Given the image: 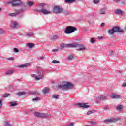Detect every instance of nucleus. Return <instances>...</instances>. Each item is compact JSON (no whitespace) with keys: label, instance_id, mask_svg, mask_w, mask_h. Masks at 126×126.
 <instances>
[{"label":"nucleus","instance_id":"nucleus-1","mask_svg":"<svg viewBox=\"0 0 126 126\" xmlns=\"http://www.w3.org/2000/svg\"><path fill=\"white\" fill-rule=\"evenodd\" d=\"M39 6H40V8L41 9L38 10L37 12H41V13H43V14H44L45 15H48V14H51V13H52V11L45 9V7L46 6V4L44 3H40L39 4Z\"/></svg>","mask_w":126,"mask_h":126},{"label":"nucleus","instance_id":"nucleus-2","mask_svg":"<svg viewBox=\"0 0 126 126\" xmlns=\"http://www.w3.org/2000/svg\"><path fill=\"white\" fill-rule=\"evenodd\" d=\"M73 87V85L70 82L64 83V84L58 85V88L62 90H69Z\"/></svg>","mask_w":126,"mask_h":126},{"label":"nucleus","instance_id":"nucleus-3","mask_svg":"<svg viewBox=\"0 0 126 126\" xmlns=\"http://www.w3.org/2000/svg\"><path fill=\"white\" fill-rule=\"evenodd\" d=\"M76 31H77V28L72 26H68L66 27L64 33H65V34H71V33H73Z\"/></svg>","mask_w":126,"mask_h":126},{"label":"nucleus","instance_id":"nucleus-4","mask_svg":"<svg viewBox=\"0 0 126 126\" xmlns=\"http://www.w3.org/2000/svg\"><path fill=\"white\" fill-rule=\"evenodd\" d=\"M72 48H79L77 49V51H81L86 50V47L84 45L78 44L77 43H73Z\"/></svg>","mask_w":126,"mask_h":126},{"label":"nucleus","instance_id":"nucleus-5","mask_svg":"<svg viewBox=\"0 0 126 126\" xmlns=\"http://www.w3.org/2000/svg\"><path fill=\"white\" fill-rule=\"evenodd\" d=\"M53 12L56 14H61L63 12V9L59 6H55L53 8Z\"/></svg>","mask_w":126,"mask_h":126},{"label":"nucleus","instance_id":"nucleus-6","mask_svg":"<svg viewBox=\"0 0 126 126\" xmlns=\"http://www.w3.org/2000/svg\"><path fill=\"white\" fill-rule=\"evenodd\" d=\"M10 3H11L13 6H22L23 5H24V3H22L21 1L18 0L12 1L10 2Z\"/></svg>","mask_w":126,"mask_h":126},{"label":"nucleus","instance_id":"nucleus-7","mask_svg":"<svg viewBox=\"0 0 126 126\" xmlns=\"http://www.w3.org/2000/svg\"><path fill=\"white\" fill-rule=\"evenodd\" d=\"M38 75L35 77V80H40L44 78V71L42 70L38 71Z\"/></svg>","mask_w":126,"mask_h":126},{"label":"nucleus","instance_id":"nucleus-8","mask_svg":"<svg viewBox=\"0 0 126 126\" xmlns=\"http://www.w3.org/2000/svg\"><path fill=\"white\" fill-rule=\"evenodd\" d=\"M120 120H121V118H120L112 117L111 118L104 120V122L105 123H115V122H117V121H120Z\"/></svg>","mask_w":126,"mask_h":126},{"label":"nucleus","instance_id":"nucleus-9","mask_svg":"<svg viewBox=\"0 0 126 126\" xmlns=\"http://www.w3.org/2000/svg\"><path fill=\"white\" fill-rule=\"evenodd\" d=\"M34 115L37 118H47V115H46V114L39 112H34Z\"/></svg>","mask_w":126,"mask_h":126},{"label":"nucleus","instance_id":"nucleus-10","mask_svg":"<svg viewBox=\"0 0 126 126\" xmlns=\"http://www.w3.org/2000/svg\"><path fill=\"white\" fill-rule=\"evenodd\" d=\"M23 11H24V10L23 9L17 10L15 13H11L9 14V16H16L17 14H19V12H23Z\"/></svg>","mask_w":126,"mask_h":126},{"label":"nucleus","instance_id":"nucleus-11","mask_svg":"<svg viewBox=\"0 0 126 126\" xmlns=\"http://www.w3.org/2000/svg\"><path fill=\"white\" fill-rule=\"evenodd\" d=\"M112 28L115 32H117L118 33H124V31L121 29V28H120L119 27L115 26Z\"/></svg>","mask_w":126,"mask_h":126},{"label":"nucleus","instance_id":"nucleus-12","mask_svg":"<svg viewBox=\"0 0 126 126\" xmlns=\"http://www.w3.org/2000/svg\"><path fill=\"white\" fill-rule=\"evenodd\" d=\"M73 43L70 44H63L61 45V47L62 49H63V48H72Z\"/></svg>","mask_w":126,"mask_h":126},{"label":"nucleus","instance_id":"nucleus-13","mask_svg":"<svg viewBox=\"0 0 126 126\" xmlns=\"http://www.w3.org/2000/svg\"><path fill=\"white\" fill-rule=\"evenodd\" d=\"M11 28H17L18 27V23L15 21H12L10 23Z\"/></svg>","mask_w":126,"mask_h":126},{"label":"nucleus","instance_id":"nucleus-14","mask_svg":"<svg viewBox=\"0 0 126 126\" xmlns=\"http://www.w3.org/2000/svg\"><path fill=\"white\" fill-rule=\"evenodd\" d=\"M77 106H79L80 108H84V109L89 108V105H87L85 103H78L77 104Z\"/></svg>","mask_w":126,"mask_h":126},{"label":"nucleus","instance_id":"nucleus-15","mask_svg":"<svg viewBox=\"0 0 126 126\" xmlns=\"http://www.w3.org/2000/svg\"><path fill=\"white\" fill-rule=\"evenodd\" d=\"M115 13L116 14H119V15H125V12L121 9H117L115 11Z\"/></svg>","mask_w":126,"mask_h":126},{"label":"nucleus","instance_id":"nucleus-16","mask_svg":"<svg viewBox=\"0 0 126 126\" xmlns=\"http://www.w3.org/2000/svg\"><path fill=\"white\" fill-rule=\"evenodd\" d=\"M30 64H31V63H27L25 64L18 65V67H19V68H24V67H27V66H29Z\"/></svg>","mask_w":126,"mask_h":126},{"label":"nucleus","instance_id":"nucleus-17","mask_svg":"<svg viewBox=\"0 0 126 126\" xmlns=\"http://www.w3.org/2000/svg\"><path fill=\"white\" fill-rule=\"evenodd\" d=\"M111 98H112V99H120L121 98V95L113 94L111 95Z\"/></svg>","mask_w":126,"mask_h":126},{"label":"nucleus","instance_id":"nucleus-18","mask_svg":"<svg viewBox=\"0 0 126 126\" xmlns=\"http://www.w3.org/2000/svg\"><path fill=\"white\" fill-rule=\"evenodd\" d=\"M26 46L29 49H32V48H34V47H35V45L33 43H29L26 44Z\"/></svg>","mask_w":126,"mask_h":126},{"label":"nucleus","instance_id":"nucleus-19","mask_svg":"<svg viewBox=\"0 0 126 126\" xmlns=\"http://www.w3.org/2000/svg\"><path fill=\"white\" fill-rule=\"evenodd\" d=\"M100 14H106V9L105 8H101L99 10Z\"/></svg>","mask_w":126,"mask_h":126},{"label":"nucleus","instance_id":"nucleus-20","mask_svg":"<svg viewBox=\"0 0 126 126\" xmlns=\"http://www.w3.org/2000/svg\"><path fill=\"white\" fill-rule=\"evenodd\" d=\"M108 33L109 35H114V34H115V31L112 28V29H110L108 31Z\"/></svg>","mask_w":126,"mask_h":126},{"label":"nucleus","instance_id":"nucleus-21","mask_svg":"<svg viewBox=\"0 0 126 126\" xmlns=\"http://www.w3.org/2000/svg\"><path fill=\"white\" fill-rule=\"evenodd\" d=\"M14 71L13 70H9L5 72V74L6 75H10V74H13L14 73Z\"/></svg>","mask_w":126,"mask_h":126},{"label":"nucleus","instance_id":"nucleus-22","mask_svg":"<svg viewBox=\"0 0 126 126\" xmlns=\"http://www.w3.org/2000/svg\"><path fill=\"white\" fill-rule=\"evenodd\" d=\"M76 0H65V2L66 3H73V2H75Z\"/></svg>","mask_w":126,"mask_h":126},{"label":"nucleus","instance_id":"nucleus-23","mask_svg":"<svg viewBox=\"0 0 126 126\" xmlns=\"http://www.w3.org/2000/svg\"><path fill=\"white\" fill-rule=\"evenodd\" d=\"M42 92H43V93H44V94H47V93H48V92H49V88H44L42 90Z\"/></svg>","mask_w":126,"mask_h":126},{"label":"nucleus","instance_id":"nucleus-24","mask_svg":"<svg viewBox=\"0 0 126 126\" xmlns=\"http://www.w3.org/2000/svg\"><path fill=\"white\" fill-rule=\"evenodd\" d=\"M26 36L28 38H31V37H33L34 36V33L33 32H29L27 34Z\"/></svg>","mask_w":126,"mask_h":126},{"label":"nucleus","instance_id":"nucleus-25","mask_svg":"<svg viewBox=\"0 0 126 126\" xmlns=\"http://www.w3.org/2000/svg\"><path fill=\"white\" fill-rule=\"evenodd\" d=\"M26 92H20L17 93L18 96H23V95H25Z\"/></svg>","mask_w":126,"mask_h":126},{"label":"nucleus","instance_id":"nucleus-26","mask_svg":"<svg viewBox=\"0 0 126 126\" xmlns=\"http://www.w3.org/2000/svg\"><path fill=\"white\" fill-rule=\"evenodd\" d=\"M10 107H14L15 106H17V103H16L14 102H10Z\"/></svg>","mask_w":126,"mask_h":126},{"label":"nucleus","instance_id":"nucleus-27","mask_svg":"<svg viewBox=\"0 0 126 126\" xmlns=\"http://www.w3.org/2000/svg\"><path fill=\"white\" fill-rule=\"evenodd\" d=\"M31 94H32V95H40V93H39V92L38 91H36V92H32Z\"/></svg>","mask_w":126,"mask_h":126},{"label":"nucleus","instance_id":"nucleus-28","mask_svg":"<svg viewBox=\"0 0 126 126\" xmlns=\"http://www.w3.org/2000/svg\"><path fill=\"white\" fill-rule=\"evenodd\" d=\"M4 33H5V30L3 29H0V35L4 34Z\"/></svg>","mask_w":126,"mask_h":126},{"label":"nucleus","instance_id":"nucleus-29","mask_svg":"<svg viewBox=\"0 0 126 126\" xmlns=\"http://www.w3.org/2000/svg\"><path fill=\"white\" fill-rule=\"evenodd\" d=\"M98 98L99 100H105V99H106V96L100 95L98 96Z\"/></svg>","mask_w":126,"mask_h":126},{"label":"nucleus","instance_id":"nucleus-30","mask_svg":"<svg viewBox=\"0 0 126 126\" xmlns=\"http://www.w3.org/2000/svg\"><path fill=\"white\" fill-rule=\"evenodd\" d=\"M116 109L118 111H120V110H122V109H123V105H120L117 106L116 107Z\"/></svg>","mask_w":126,"mask_h":126},{"label":"nucleus","instance_id":"nucleus-31","mask_svg":"<svg viewBox=\"0 0 126 126\" xmlns=\"http://www.w3.org/2000/svg\"><path fill=\"white\" fill-rule=\"evenodd\" d=\"M34 5V2H32V1H30L28 3V5H29V6H33V5Z\"/></svg>","mask_w":126,"mask_h":126},{"label":"nucleus","instance_id":"nucleus-32","mask_svg":"<svg viewBox=\"0 0 126 126\" xmlns=\"http://www.w3.org/2000/svg\"><path fill=\"white\" fill-rule=\"evenodd\" d=\"M39 100H41L40 97H35L32 99L33 102L39 101Z\"/></svg>","mask_w":126,"mask_h":126},{"label":"nucleus","instance_id":"nucleus-33","mask_svg":"<svg viewBox=\"0 0 126 126\" xmlns=\"http://www.w3.org/2000/svg\"><path fill=\"white\" fill-rule=\"evenodd\" d=\"M99 0H93V2L94 4H98V3H99Z\"/></svg>","mask_w":126,"mask_h":126},{"label":"nucleus","instance_id":"nucleus-34","mask_svg":"<svg viewBox=\"0 0 126 126\" xmlns=\"http://www.w3.org/2000/svg\"><path fill=\"white\" fill-rule=\"evenodd\" d=\"M63 14H64L65 15H69V14H70V13H69V12H68V11H63Z\"/></svg>","mask_w":126,"mask_h":126},{"label":"nucleus","instance_id":"nucleus-35","mask_svg":"<svg viewBox=\"0 0 126 126\" xmlns=\"http://www.w3.org/2000/svg\"><path fill=\"white\" fill-rule=\"evenodd\" d=\"M10 94H5L3 95V98H6L7 97H8V96H10Z\"/></svg>","mask_w":126,"mask_h":126},{"label":"nucleus","instance_id":"nucleus-36","mask_svg":"<svg viewBox=\"0 0 126 126\" xmlns=\"http://www.w3.org/2000/svg\"><path fill=\"white\" fill-rule=\"evenodd\" d=\"M13 51L15 53H19V50L17 49V48H14L13 49Z\"/></svg>","mask_w":126,"mask_h":126},{"label":"nucleus","instance_id":"nucleus-37","mask_svg":"<svg viewBox=\"0 0 126 126\" xmlns=\"http://www.w3.org/2000/svg\"><path fill=\"white\" fill-rule=\"evenodd\" d=\"M58 97H59V95H56V94H53L52 95L53 99H58Z\"/></svg>","mask_w":126,"mask_h":126},{"label":"nucleus","instance_id":"nucleus-38","mask_svg":"<svg viewBox=\"0 0 126 126\" xmlns=\"http://www.w3.org/2000/svg\"><path fill=\"white\" fill-rule=\"evenodd\" d=\"M21 12H19V14H18L17 15H19V17L22 18V17H23L24 15H23V14L20 13Z\"/></svg>","mask_w":126,"mask_h":126},{"label":"nucleus","instance_id":"nucleus-39","mask_svg":"<svg viewBox=\"0 0 126 126\" xmlns=\"http://www.w3.org/2000/svg\"><path fill=\"white\" fill-rule=\"evenodd\" d=\"M52 63H60V62L57 60H53L52 61Z\"/></svg>","mask_w":126,"mask_h":126},{"label":"nucleus","instance_id":"nucleus-40","mask_svg":"<svg viewBox=\"0 0 126 126\" xmlns=\"http://www.w3.org/2000/svg\"><path fill=\"white\" fill-rule=\"evenodd\" d=\"M74 57H73V56L72 55H70L68 57L67 60H72Z\"/></svg>","mask_w":126,"mask_h":126},{"label":"nucleus","instance_id":"nucleus-41","mask_svg":"<svg viewBox=\"0 0 126 126\" xmlns=\"http://www.w3.org/2000/svg\"><path fill=\"white\" fill-rule=\"evenodd\" d=\"M109 108H110V107H109V106H105V107H103V110L104 111H108V110H109Z\"/></svg>","mask_w":126,"mask_h":126},{"label":"nucleus","instance_id":"nucleus-42","mask_svg":"<svg viewBox=\"0 0 126 126\" xmlns=\"http://www.w3.org/2000/svg\"><path fill=\"white\" fill-rule=\"evenodd\" d=\"M2 107V100L0 99V109H1Z\"/></svg>","mask_w":126,"mask_h":126},{"label":"nucleus","instance_id":"nucleus-43","mask_svg":"<svg viewBox=\"0 0 126 126\" xmlns=\"http://www.w3.org/2000/svg\"><path fill=\"white\" fill-rule=\"evenodd\" d=\"M91 114H93V111H89L87 112V115H91Z\"/></svg>","mask_w":126,"mask_h":126},{"label":"nucleus","instance_id":"nucleus-44","mask_svg":"<svg viewBox=\"0 0 126 126\" xmlns=\"http://www.w3.org/2000/svg\"><path fill=\"white\" fill-rule=\"evenodd\" d=\"M113 1H114L115 3H119L120 1H121V0H112Z\"/></svg>","mask_w":126,"mask_h":126},{"label":"nucleus","instance_id":"nucleus-45","mask_svg":"<svg viewBox=\"0 0 126 126\" xmlns=\"http://www.w3.org/2000/svg\"><path fill=\"white\" fill-rule=\"evenodd\" d=\"M5 126H11L10 124H9V122H7L4 124Z\"/></svg>","mask_w":126,"mask_h":126},{"label":"nucleus","instance_id":"nucleus-46","mask_svg":"<svg viewBox=\"0 0 126 126\" xmlns=\"http://www.w3.org/2000/svg\"><path fill=\"white\" fill-rule=\"evenodd\" d=\"M91 43H92V44H94V43H95V39H94V38H91Z\"/></svg>","mask_w":126,"mask_h":126},{"label":"nucleus","instance_id":"nucleus-47","mask_svg":"<svg viewBox=\"0 0 126 126\" xmlns=\"http://www.w3.org/2000/svg\"><path fill=\"white\" fill-rule=\"evenodd\" d=\"M57 38H58V36H57V35H54L52 36V39H53V40H56L57 39Z\"/></svg>","mask_w":126,"mask_h":126},{"label":"nucleus","instance_id":"nucleus-48","mask_svg":"<svg viewBox=\"0 0 126 126\" xmlns=\"http://www.w3.org/2000/svg\"><path fill=\"white\" fill-rule=\"evenodd\" d=\"M114 51H110L109 52V56H113V55H114Z\"/></svg>","mask_w":126,"mask_h":126},{"label":"nucleus","instance_id":"nucleus-49","mask_svg":"<svg viewBox=\"0 0 126 126\" xmlns=\"http://www.w3.org/2000/svg\"><path fill=\"white\" fill-rule=\"evenodd\" d=\"M122 4H123L124 5H126V0L122 1Z\"/></svg>","mask_w":126,"mask_h":126},{"label":"nucleus","instance_id":"nucleus-50","mask_svg":"<svg viewBox=\"0 0 126 126\" xmlns=\"http://www.w3.org/2000/svg\"><path fill=\"white\" fill-rule=\"evenodd\" d=\"M99 40H102V39H104V36H99L98 37Z\"/></svg>","mask_w":126,"mask_h":126},{"label":"nucleus","instance_id":"nucleus-51","mask_svg":"<svg viewBox=\"0 0 126 126\" xmlns=\"http://www.w3.org/2000/svg\"><path fill=\"white\" fill-rule=\"evenodd\" d=\"M39 60H43V59H45V57L41 56V57H39Z\"/></svg>","mask_w":126,"mask_h":126},{"label":"nucleus","instance_id":"nucleus-52","mask_svg":"<svg viewBox=\"0 0 126 126\" xmlns=\"http://www.w3.org/2000/svg\"><path fill=\"white\" fill-rule=\"evenodd\" d=\"M122 86H123V87H126V83H124L122 84Z\"/></svg>","mask_w":126,"mask_h":126},{"label":"nucleus","instance_id":"nucleus-53","mask_svg":"<svg viewBox=\"0 0 126 126\" xmlns=\"http://www.w3.org/2000/svg\"><path fill=\"white\" fill-rule=\"evenodd\" d=\"M8 60H9V61H13V58H8Z\"/></svg>","mask_w":126,"mask_h":126},{"label":"nucleus","instance_id":"nucleus-54","mask_svg":"<svg viewBox=\"0 0 126 126\" xmlns=\"http://www.w3.org/2000/svg\"><path fill=\"white\" fill-rule=\"evenodd\" d=\"M68 126H73V123H71L68 125Z\"/></svg>","mask_w":126,"mask_h":126},{"label":"nucleus","instance_id":"nucleus-55","mask_svg":"<svg viewBox=\"0 0 126 126\" xmlns=\"http://www.w3.org/2000/svg\"><path fill=\"white\" fill-rule=\"evenodd\" d=\"M53 52H55V53L58 52V49H53Z\"/></svg>","mask_w":126,"mask_h":126},{"label":"nucleus","instance_id":"nucleus-56","mask_svg":"<svg viewBox=\"0 0 126 126\" xmlns=\"http://www.w3.org/2000/svg\"><path fill=\"white\" fill-rule=\"evenodd\" d=\"M104 25H105V23H102L101 24V26H102V27H104Z\"/></svg>","mask_w":126,"mask_h":126},{"label":"nucleus","instance_id":"nucleus-57","mask_svg":"<svg viewBox=\"0 0 126 126\" xmlns=\"http://www.w3.org/2000/svg\"><path fill=\"white\" fill-rule=\"evenodd\" d=\"M31 76H32V77H34V76H35V74L32 75Z\"/></svg>","mask_w":126,"mask_h":126},{"label":"nucleus","instance_id":"nucleus-58","mask_svg":"<svg viewBox=\"0 0 126 126\" xmlns=\"http://www.w3.org/2000/svg\"><path fill=\"white\" fill-rule=\"evenodd\" d=\"M86 126H91L90 125H87Z\"/></svg>","mask_w":126,"mask_h":126},{"label":"nucleus","instance_id":"nucleus-59","mask_svg":"<svg viewBox=\"0 0 126 126\" xmlns=\"http://www.w3.org/2000/svg\"><path fill=\"white\" fill-rule=\"evenodd\" d=\"M1 10V8L0 7V11Z\"/></svg>","mask_w":126,"mask_h":126},{"label":"nucleus","instance_id":"nucleus-60","mask_svg":"<svg viewBox=\"0 0 126 126\" xmlns=\"http://www.w3.org/2000/svg\"><path fill=\"white\" fill-rule=\"evenodd\" d=\"M125 29H126V26H125Z\"/></svg>","mask_w":126,"mask_h":126}]
</instances>
